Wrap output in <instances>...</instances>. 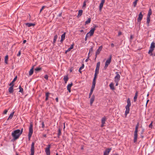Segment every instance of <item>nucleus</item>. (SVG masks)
Here are the masks:
<instances>
[{
  "instance_id": "nucleus-25",
  "label": "nucleus",
  "mask_w": 155,
  "mask_h": 155,
  "mask_svg": "<svg viewBox=\"0 0 155 155\" xmlns=\"http://www.w3.org/2000/svg\"><path fill=\"white\" fill-rule=\"evenodd\" d=\"M34 66H33L32 67V68L30 69V71H29V74L30 76H31L32 75L34 72L33 71V68H34Z\"/></svg>"
},
{
  "instance_id": "nucleus-48",
  "label": "nucleus",
  "mask_w": 155,
  "mask_h": 155,
  "mask_svg": "<svg viewBox=\"0 0 155 155\" xmlns=\"http://www.w3.org/2000/svg\"><path fill=\"white\" fill-rule=\"evenodd\" d=\"M44 78L45 79L47 80L48 79V76L47 74L45 75L44 76Z\"/></svg>"
},
{
  "instance_id": "nucleus-37",
  "label": "nucleus",
  "mask_w": 155,
  "mask_h": 155,
  "mask_svg": "<svg viewBox=\"0 0 155 155\" xmlns=\"http://www.w3.org/2000/svg\"><path fill=\"white\" fill-rule=\"evenodd\" d=\"M57 37H58V36H57V35H56L54 36V40H53V44L54 45V43H55L56 42Z\"/></svg>"
},
{
  "instance_id": "nucleus-54",
  "label": "nucleus",
  "mask_w": 155,
  "mask_h": 155,
  "mask_svg": "<svg viewBox=\"0 0 155 155\" xmlns=\"http://www.w3.org/2000/svg\"><path fill=\"white\" fill-rule=\"evenodd\" d=\"M108 65H107V64H105V65L104 67V69H106Z\"/></svg>"
},
{
  "instance_id": "nucleus-35",
  "label": "nucleus",
  "mask_w": 155,
  "mask_h": 155,
  "mask_svg": "<svg viewBox=\"0 0 155 155\" xmlns=\"http://www.w3.org/2000/svg\"><path fill=\"white\" fill-rule=\"evenodd\" d=\"M91 21V18H88L87 20L85 21V25H86L88 24H89V23H90Z\"/></svg>"
},
{
  "instance_id": "nucleus-6",
  "label": "nucleus",
  "mask_w": 155,
  "mask_h": 155,
  "mask_svg": "<svg viewBox=\"0 0 155 155\" xmlns=\"http://www.w3.org/2000/svg\"><path fill=\"white\" fill-rule=\"evenodd\" d=\"M51 146L50 145H48V147L46 148L45 149V152L47 155H50V148Z\"/></svg>"
},
{
  "instance_id": "nucleus-19",
  "label": "nucleus",
  "mask_w": 155,
  "mask_h": 155,
  "mask_svg": "<svg viewBox=\"0 0 155 155\" xmlns=\"http://www.w3.org/2000/svg\"><path fill=\"white\" fill-rule=\"evenodd\" d=\"M11 86L8 89V92L10 93H12L13 92V86L12 85H10Z\"/></svg>"
},
{
  "instance_id": "nucleus-56",
  "label": "nucleus",
  "mask_w": 155,
  "mask_h": 155,
  "mask_svg": "<svg viewBox=\"0 0 155 155\" xmlns=\"http://www.w3.org/2000/svg\"><path fill=\"white\" fill-rule=\"evenodd\" d=\"M133 38V36L132 35H131L130 36V39L132 40Z\"/></svg>"
},
{
  "instance_id": "nucleus-44",
  "label": "nucleus",
  "mask_w": 155,
  "mask_h": 155,
  "mask_svg": "<svg viewBox=\"0 0 155 155\" xmlns=\"http://www.w3.org/2000/svg\"><path fill=\"white\" fill-rule=\"evenodd\" d=\"M137 2L136 1H135L134 2H133V5H134V7H135L136 6V5H137Z\"/></svg>"
},
{
  "instance_id": "nucleus-50",
  "label": "nucleus",
  "mask_w": 155,
  "mask_h": 155,
  "mask_svg": "<svg viewBox=\"0 0 155 155\" xmlns=\"http://www.w3.org/2000/svg\"><path fill=\"white\" fill-rule=\"evenodd\" d=\"M86 6V2L85 1H84L83 3V7H85Z\"/></svg>"
},
{
  "instance_id": "nucleus-24",
  "label": "nucleus",
  "mask_w": 155,
  "mask_h": 155,
  "mask_svg": "<svg viewBox=\"0 0 155 155\" xmlns=\"http://www.w3.org/2000/svg\"><path fill=\"white\" fill-rule=\"evenodd\" d=\"M26 25L28 27H30L31 26H34L35 25V24L32 23H26Z\"/></svg>"
},
{
  "instance_id": "nucleus-32",
  "label": "nucleus",
  "mask_w": 155,
  "mask_h": 155,
  "mask_svg": "<svg viewBox=\"0 0 155 155\" xmlns=\"http://www.w3.org/2000/svg\"><path fill=\"white\" fill-rule=\"evenodd\" d=\"M61 130L60 128H59L58 130V138H60V137L61 135Z\"/></svg>"
},
{
  "instance_id": "nucleus-14",
  "label": "nucleus",
  "mask_w": 155,
  "mask_h": 155,
  "mask_svg": "<svg viewBox=\"0 0 155 155\" xmlns=\"http://www.w3.org/2000/svg\"><path fill=\"white\" fill-rule=\"evenodd\" d=\"M112 58V55H110L109 56V58L106 61L105 64H107L108 65H109V64L110 63L111 61V60Z\"/></svg>"
},
{
  "instance_id": "nucleus-28",
  "label": "nucleus",
  "mask_w": 155,
  "mask_h": 155,
  "mask_svg": "<svg viewBox=\"0 0 155 155\" xmlns=\"http://www.w3.org/2000/svg\"><path fill=\"white\" fill-rule=\"evenodd\" d=\"M69 79V78L68 76H64V80L65 83H66L68 81Z\"/></svg>"
},
{
  "instance_id": "nucleus-30",
  "label": "nucleus",
  "mask_w": 155,
  "mask_h": 155,
  "mask_svg": "<svg viewBox=\"0 0 155 155\" xmlns=\"http://www.w3.org/2000/svg\"><path fill=\"white\" fill-rule=\"evenodd\" d=\"M152 10L150 8L149 9L148 13V15H147V17H150V15L152 14Z\"/></svg>"
},
{
  "instance_id": "nucleus-53",
  "label": "nucleus",
  "mask_w": 155,
  "mask_h": 155,
  "mask_svg": "<svg viewBox=\"0 0 155 155\" xmlns=\"http://www.w3.org/2000/svg\"><path fill=\"white\" fill-rule=\"evenodd\" d=\"M21 53V51H19L18 53L17 54V56H19L20 55Z\"/></svg>"
},
{
  "instance_id": "nucleus-16",
  "label": "nucleus",
  "mask_w": 155,
  "mask_h": 155,
  "mask_svg": "<svg viewBox=\"0 0 155 155\" xmlns=\"http://www.w3.org/2000/svg\"><path fill=\"white\" fill-rule=\"evenodd\" d=\"M95 86H92L91 88V91H90V92L89 94V98H90V97H91V95H92V94L93 92V91L94 89L95 88Z\"/></svg>"
},
{
  "instance_id": "nucleus-33",
  "label": "nucleus",
  "mask_w": 155,
  "mask_h": 155,
  "mask_svg": "<svg viewBox=\"0 0 155 155\" xmlns=\"http://www.w3.org/2000/svg\"><path fill=\"white\" fill-rule=\"evenodd\" d=\"M8 55H6L5 58V63L7 64H8Z\"/></svg>"
},
{
  "instance_id": "nucleus-26",
  "label": "nucleus",
  "mask_w": 155,
  "mask_h": 155,
  "mask_svg": "<svg viewBox=\"0 0 155 155\" xmlns=\"http://www.w3.org/2000/svg\"><path fill=\"white\" fill-rule=\"evenodd\" d=\"M14 112H12V113L10 114V115L9 117H8V119H7V120H10V119H11L13 115H14Z\"/></svg>"
},
{
  "instance_id": "nucleus-17",
  "label": "nucleus",
  "mask_w": 155,
  "mask_h": 155,
  "mask_svg": "<svg viewBox=\"0 0 155 155\" xmlns=\"http://www.w3.org/2000/svg\"><path fill=\"white\" fill-rule=\"evenodd\" d=\"M73 83H71V84H68L67 86V89L69 92H71V87Z\"/></svg>"
},
{
  "instance_id": "nucleus-42",
  "label": "nucleus",
  "mask_w": 155,
  "mask_h": 155,
  "mask_svg": "<svg viewBox=\"0 0 155 155\" xmlns=\"http://www.w3.org/2000/svg\"><path fill=\"white\" fill-rule=\"evenodd\" d=\"M65 33L64 32L63 33L61 36V38H63L64 39H65Z\"/></svg>"
},
{
  "instance_id": "nucleus-55",
  "label": "nucleus",
  "mask_w": 155,
  "mask_h": 155,
  "mask_svg": "<svg viewBox=\"0 0 155 155\" xmlns=\"http://www.w3.org/2000/svg\"><path fill=\"white\" fill-rule=\"evenodd\" d=\"M144 132V129H143L141 131V134H143Z\"/></svg>"
},
{
  "instance_id": "nucleus-62",
  "label": "nucleus",
  "mask_w": 155,
  "mask_h": 155,
  "mask_svg": "<svg viewBox=\"0 0 155 155\" xmlns=\"http://www.w3.org/2000/svg\"><path fill=\"white\" fill-rule=\"evenodd\" d=\"M149 100H147V101L146 103V106L147 105V103H148V102L149 101Z\"/></svg>"
},
{
  "instance_id": "nucleus-15",
  "label": "nucleus",
  "mask_w": 155,
  "mask_h": 155,
  "mask_svg": "<svg viewBox=\"0 0 155 155\" xmlns=\"http://www.w3.org/2000/svg\"><path fill=\"white\" fill-rule=\"evenodd\" d=\"M103 48V46L102 45H101L97 49V51L96 52V55H98L100 54V52L102 50V49Z\"/></svg>"
},
{
  "instance_id": "nucleus-21",
  "label": "nucleus",
  "mask_w": 155,
  "mask_h": 155,
  "mask_svg": "<svg viewBox=\"0 0 155 155\" xmlns=\"http://www.w3.org/2000/svg\"><path fill=\"white\" fill-rule=\"evenodd\" d=\"M138 93V91H136V92L135 93L134 97V102H135L137 101V97Z\"/></svg>"
},
{
  "instance_id": "nucleus-63",
  "label": "nucleus",
  "mask_w": 155,
  "mask_h": 155,
  "mask_svg": "<svg viewBox=\"0 0 155 155\" xmlns=\"http://www.w3.org/2000/svg\"><path fill=\"white\" fill-rule=\"evenodd\" d=\"M48 97H46V98L45 99V101H47L48 100Z\"/></svg>"
},
{
  "instance_id": "nucleus-38",
  "label": "nucleus",
  "mask_w": 155,
  "mask_h": 155,
  "mask_svg": "<svg viewBox=\"0 0 155 155\" xmlns=\"http://www.w3.org/2000/svg\"><path fill=\"white\" fill-rule=\"evenodd\" d=\"M153 51V49H150L149 50L148 52V54H150V56L153 55V53L152 52Z\"/></svg>"
},
{
  "instance_id": "nucleus-51",
  "label": "nucleus",
  "mask_w": 155,
  "mask_h": 155,
  "mask_svg": "<svg viewBox=\"0 0 155 155\" xmlns=\"http://www.w3.org/2000/svg\"><path fill=\"white\" fill-rule=\"evenodd\" d=\"M116 83V86H117L118 85V82L119 81H114Z\"/></svg>"
},
{
  "instance_id": "nucleus-27",
  "label": "nucleus",
  "mask_w": 155,
  "mask_h": 155,
  "mask_svg": "<svg viewBox=\"0 0 155 155\" xmlns=\"http://www.w3.org/2000/svg\"><path fill=\"white\" fill-rule=\"evenodd\" d=\"M83 10H80L78 11V15L77 16V17L79 18L82 14Z\"/></svg>"
},
{
  "instance_id": "nucleus-64",
  "label": "nucleus",
  "mask_w": 155,
  "mask_h": 155,
  "mask_svg": "<svg viewBox=\"0 0 155 155\" xmlns=\"http://www.w3.org/2000/svg\"><path fill=\"white\" fill-rule=\"evenodd\" d=\"M26 42V40H24L23 41V44L25 43Z\"/></svg>"
},
{
  "instance_id": "nucleus-13",
  "label": "nucleus",
  "mask_w": 155,
  "mask_h": 155,
  "mask_svg": "<svg viewBox=\"0 0 155 155\" xmlns=\"http://www.w3.org/2000/svg\"><path fill=\"white\" fill-rule=\"evenodd\" d=\"M111 150V148H109L107 149L104 152L103 155H108L109 152Z\"/></svg>"
},
{
  "instance_id": "nucleus-4",
  "label": "nucleus",
  "mask_w": 155,
  "mask_h": 155,
  "mask_svg": "<svg viewBox=\"0 0 155 155\" xmlns=\"http://www.w3.org/2000/svg\"><path fill=\"white\" fill-rule=\"evenodd\" d=\"M29 130V132L28 134V139L29 140H30L33 132V124L32 123H30V124Z\"/></svg>"
},
{
  "instance_id": "nucleus-23",
  "label": "nucleus",
  "mask_w": 155,
  "mask_h": 155,
  "mask_svg": "<svg viewBox=\"0 0 155 155\" xmlns=\"http://www.w3.org/2000/svg\"><path fill=\"white\" fill-rule=\"evenodd\" d=\"M155 44L154 42H153L151 44L150 49H153V50H154V48H155Z\"/></svg>"
},
{
  "instance_id": "nucleus-5",
  "label": "nucleus",
  "mask_w": 155,
  "mask_h": 155,
  "mask_svg": "<svg viewBox=\"0 0 155 155\" xmlns=\"http://www.w3.org/2000/svg\"><path fill=\"white\" fill-rule=\"evenodd\" d=\"M138 127L137 126H136L135 131L134 132V143H135L137 142V132H138Z\"/></svg>"
},
{
  "instance_id": "nucleus-43",
  "label": "nucleus",
  "mask_w": 155,
  "mask_h": 155,
  "mask_svg": "<svg viewBox=\"0 0 155 155\" xmlns=\"http://www.w3.org/2000/svg\"><path fill=\"white\" fill-rule=\"evenodd\" d=\"M41 125H42V127L43 128H44L45 127V124H44V122L43 121H41Z\"/></svg>"
},
{
  "instance_id": "nucleus-58",
  "label": "nucleus",
  "mask_w": 155,
  "mask_h": 155,
  "mask_svg": "<svg viewBox=\"0 0 155 155\" xmlns=\"http://www.w3.org/2000/svg\"><path fill=\"white\" fill-rule=\"evenodd\" d=\"M55 101L57 102H58V97L55 98Z\"/></svg>"
},
{
  "instance_id": "nucleus-11",
  "label": "nucleus",
  "mask_w": 155,
  "mask_h": 155,
  "mask_svg": "<svg viewBox=\"0 0 155 155\" xmlns=\"http://www.w3.org/2000/svg\"><path fill=\"white\" fill-rule=\"evenodd\" d=\"M105 0H101V2L99 5V10L101 11L103 8V5L105 2Z\"/></svg>"
},
{
  "instance_id": "nucleus-47",
  "label": "nucleus",
  "mask_w": 155,
  "mask_h": 155,
  "mask_svg": "<svg viewBox=\"0 0 155 155\" xmlns=\"http://www.w3.org/2000/svg\"><path fill=\"white\" fill-rule=\"evenodd\" d=\"M45 6H43L41 8L40 10V13L42 12V10L45 8Z\"/></svg>"
},
{
  "instance_id": "nucleus-36",
  "label": "nucleus",
  "mask_w": 155,
  "mask_h": 155,
  "mask_svg": "<svg viewBox=\"0 0 155 155\" xmlns=\"http://www.w3.org/2000/svg\"><path fill=\"white\" fill-rule=\"evenodd\" d=\"M74 44L71 45V47L70 48H69L67 50V51H70L71 49H72L74 48Z\"/></svg>"
},
{
  "instance_id": "nucleus-34",
  "label": "nucleus",
  "mask_w": 155,
  "mask_h": 155,
  "mask_svg": "<svg viewBox=\"0 0 155 155\" xmlns=\"http://www.w3.org/2000/svg\"><path fill=\"white\" fill-rule=\"evenodd\" d=\"M84 64H83L81 67H80L79 69V71L80 73H81V70L83 68H84Z\"/></svg>"
},
{
  "instance_id": "nucleus-1",
  "label": "nucleus",
  "mask_w": 155,
  "mask_h": 155,
  "mask_svg": "<svg viewBox=\"0 0 155 155\" xmlns=\"http://www.w3.org/2000/svg\"><path fill=\"white\" fill-rule=\"evenodd\" d=\"M19 133V131L17 130L14 131L12 132V135L13 137V139L12 140V141H15L19 138L20 136Z\"/></svg>"
},
{
  "instance_id": "nucleus-41",
  "label": "nucleus",
  "mask_w": 155,
  "mask_h": 155,
  "mask_svg": "<svg viewBox=\"0 0 155 155\" xmlns=\"http://www.w3.org/2000/svg\"><path fill=\"white\" fill-rule=\"evenodd\" d=\"M19 131V134H20L21 135L22 134V133L23 131V128H22L21 130H20L19 129H17Z\"/></svg>"
},
{
  "instance_id": "nucleus-39",
  "label": "nucleus",
  "mask_w": 155,
  "mask_h": 155,
  "mask_svg": "<svg viewBox=\"0 0 155 155\" xmlns=\"http://www.w3.org/2000/svg\"><path fill=\"white\" fill-rule=\"evenodd\" d=\"M41 70V68L40 67H37L35 69V70L36 71H39Z\"/></svg>"
},
{
  "instance_id": "nucleus-2",
  "label": "nucleus",
  "mask_w": 155,
  "mask_h": 155,
  "mask_svg": "<svg viewBox=\"0 0 155 155\" xmlns=\"http://www.w3.org/2000/svg\"><path fill=\"white\" fill-rule=\"evenodd\" d=\"M127 105L126 106V111L125 112V115L126 116L127 114L129 113L130 111V107L131 105V103L130 101V100L129 98H128L127 101Z\"/></svg>"
},
{
  "instance_id": "nucleus-59",
  "label": "nucleus",
  "mask_w": 155,
  "mask_h": 155,
  "mask_svg": "<svg viewBox=\"0 0 155 155\" xmlns=\"http://www.w3.org/2000/svg\"><path fill=\"white\" fill-rule=\"evenodd\" d=\"M111 47H113L114 46V45L113 43H111Z\"/></svg>"
},
{
  "instance_id": "nucleus-9",
  "label": "nucleus",
  "mask_w": 155,
  "mask_h": 155,
  "mask_svg": "<svg viewBox=\"0 0 155 155\" xmlns=\"http://www.w3.org/2000/svg\"><path fill=\"white\" fill-rule=\"evenodd\" d=\"M116 75L114 78V81H119L120 79V76L118 72H116Z\"/></svg>"
},
{
  "instance_id": "nucleus-20",
  "label": "nucleus",
  "mask_w": 155,
  "mask_h": 155,
  "mask_svg": "<svg viewBox=\"0 0 155 155\" xmlns=\"http://www.w3.org/2000/svg\"><path fill=\"white\" fill-rule=\"evenodd\" d=\"M17 76H16L14 78L12 81L9 84V85H12L14 86V83L17 80Z\"/></svg>"
},
{
  "instance_id": "nucleus-61",
  "label": "nucleus",
  "mask_w": 155,
  "mask_h": 155,
  "mask_svg": "<svg viewBox=\"0 0 155 155\" xmlns=\"http://www.w3.org/2000/svg\"><path fill=\"white\" fill-rule=\"evenodd\" d=\"M89 59V58H87V59H86L85 61L86 62H87Z\"/></svg>"
},
{
  "instance_id": "nucleus-8",
  "label": "nucleus",
  "mask_w": 155,
  "mask_h": 155,
  "mask_svg": "<svg viewBox=\"0 0 155 155\" xmlns=\"http://www.w3.org/2000/svg\"><path fill=\"white\" fill-rule=\"evenodd\" d=\"M100 62H98L97 63L96 65V68L95 70V73L98 74L99 73V71L100 68Z\"/></svg>"
},
{
  "instance_id": "nucleus-40",
  "label": "nucleus",
  "mask_w": 155,
  "mask_h": 155,
  "mask_svg": "<svg viewBox=\"0 0 155 155\" xmlns=\"http://www.w3.org/2000/svg\"><path fill=\"white\" fill-rule=\"evenodd\" d=\"M19 89H20L19 92H21V93H23V89L21 87V86H19Z\"/></svg>"
},
{
  "instance_id": "nucleus-45",
  "label": "nucleus",
  "mask_w": 155,
  "mask_h": 155,
  "mask_svg": "<svg viewBox=\"0 0 155 155\" xmlns=\"http://www.w3.org/2000/svg\"><path fill=\"white\" fill-rule=\"evenodd\" d=\"M93 51V47H92L89 49V53H90L91 52H92Z\"/></svg>"
},
{
  "instance_id": "nucleus-10",
  "label": "nucleus",
  "mask_w": 155,
  "mask_h": 155,
  "mask_svg": "<svg viewBox=\"0 0 155 155\" xmlns=\"http://www.w3.org/2000/svg\"><path fill=\"white\" fill-rule=\"evenodd\" d=\"M143 17V15L142 14V12H140L138 15V17L137 18L138 22H140V21Z\"/></svg>"
},
{
  "instance_id": "nucleus-29",
  "label": "nucleus",
  "mask_w": 155,
  "mask_h": 155,
  "mask_svg": "<svg viewBox=\"0 0 155 155\" xmlns=\"http://www.w3.org/2000/svg\"><path fill=\"white\" fill-rule=\"evenodd\" d=\"M150 17H147V26H149V23L150 21Z\"/></svg>"
},
{
  "instance_id": "nucleus-60",
  "label": "nucleus",
  "mask_w": 155,
  "mask_h": 155,
  "mask_svg": "<svg viewBox=\"0 0 155 155\" xmlns=\"http://www.w3.org/2000/svg\"><path fill=\"white\" fill-rule=\"evenodd\" d=\"M64 39H63V38H61V42L62 43V42L64 40Z\"/></svg>"
},
{
  "instance_id": "nucleus-46",
  "label": "nucleus",
  "mask_w": 155,
  "mask_h": 155,
  "mask_svg": "<svg viewBox=\"0 0 155 155\" xmlns=\"http://www.w3.org/2000/svg\"><path fill=\"white\" fill-rule=\"evenodd\" d=\"M50 94V93L49 92H47L46 93V94H45L46 97H49V95Z\"/></svg>"
},
{
  "instance_id": "nucleus-57",
  "label": "nucleus",
  "mask_w": 155,
  "mask_h": 155,
  "mask_svg": "<svg viewBox=\"0 0 155 155\" xmlns=\"http://www.w3.org/2000/svg\"><path fill=\"white\" fill-rule=\"evenodd\" d=\"M121 35H122V32H121L120 31L118 32V36H120Z\"/></svg>"
},
{
  "instance_id": "nucleus-12",
  "label": "nucleus",
  "mask_w": 155,
  "mask_h": 155,
  "mask_svg": "<svg viewBox=\"0 0 155 155\" xmlns=\"http://www.w3.org/2000/svg\"><path fill=\"white\" fill-rule=\"evenodd\" d=\"M97 74L96 73H95L94 77L93 80V82H92V86H95V84H96V80L97 78V74Z\"/></svg>"
},
{
  "instance_id": "nucleus-3",
  "label": "nucleus",
  "mask_w": 155,
  "mask_h": 155,
  "mask_svg": "<svg viewBox=\"0 0 155 155\" xmlns=\"http://www.w3.org/2000/svg\"><path fill=\"white\" fill-rule=\"evenodd\" d=\"M95 30V28H92L90 31L87 33L86 35L85 40V41H86L87 39V38L89 36H92L94 33V31Z\"/></svg>"
},
{
  "instance_id": "nucleus-22",
  "label": "nucleus",
  "mask_w": 155,
  "mask_h": 155,
  "mask_svg": "<svg viewBox=\"0 0 155 155\" xmlns=\"http://www.w3.org/2000/svg\"><path fill=\"white\" fill-rule=\"evenodd\" d=\"M109 86L110 89L114 90H115V88L114 86V84L112 83H111L109 85Z\"/></svg>"
},
{
  "instance_id": "nucleus-18",
  "label": "nucleus",
  "mask_w": 155,
  "mask_h": 155,
  "mask_svg": "<svg viewBox=\"0 0 155 155\" xmlns=\"http://www.w3.org/2000/svg\"><path fill=\"white\" fill-rule=\"evenodd\" d=\"M95 99V96L94 95H93L90 99V105L91 106H92V104L93 102L94 101Z\"/></svg>"
},
{
  "instance_id": "nucleus-52",
  "label": "nucleus",
  "mask_w": 155,
  "mask_h": 155,
  "mask_svg": "<svg viewBox=\"0 0 155 155\" xmlns=\"http://www.w3.org/2000/svg\"><path fill=\"white\" fill-rule=\"evenodd\" d=\"M8 112V110H5L4 112H3V114H6Z\"/></svg>"
},
{
  "instance_id": "nucleus-31",
  "label": "nucleus",
  "mask_w": 155,
  "mask_h": 155,
  "mask_svg": "<svg viewBox=\"0 0 155 155\" xmlns=\"http://www.w3.org/2000/svg\"><path fill=\"white\" fill-rule=\"evenodd\" d=\"M106 119L105 117H103L101 120V123L103 124H105Z\"/></svg>"
},
{
  "instance_id": "nucleus-7",
  "label": "nucleus",
  "mask_w": 155,
  "mask_h": 155,
  "mask_svg": "<svg viewBox=\"0 0 155 155\" xmlns=\"http://www.w3.org/2000/svg\"><path fill=\"white\" fill-rule=\"evenodd\" d=\"M34 142H32L31 147V153L30 155H34Z\"/></svg>"
},
{
  "instance_id": "nucleus-49",
  "label": "nucleus",
  "mask_w": 155,
  "mask_h": 155,
  "mask_svg": "<svg viewBox=\"0 0 155 155\" xmlns=\"http://www.w3.org/2000/svg\"><path fill=\"white\" fill-rule=\"evenodd\" d=\"M152 123H153V122L152 121L151 122V123L149 125V127L150 128H152V126H153Z\"/></svg>"
}]
</instances>
